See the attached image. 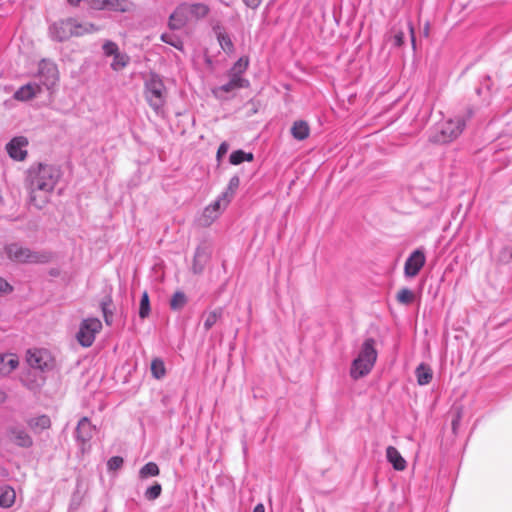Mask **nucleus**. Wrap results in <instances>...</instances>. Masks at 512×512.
<instances>
[{"instance_id": "42", "label": "nucleus", "mask_w": 512, "mask_h": 512, "mask_svg": "<svg viewBox=\"0 0 512 512\" xmlns=\"http://www.w3.org/2000/svg\"><path fill=\"white\" fill-rule=\"evenodd\" d=\"M404 32L397 31L392 37L393 45L395 47H401L404 44Z\"/></svg>"}, {"instance_id": "51", "label": "nucleus", "mask_w": 512, "mask_h": 512, "mask_svg": "<svg viewBox=\"0 0 512 512\" xmlns=\"http://www.w3.org/2000/svg\"><path fill=\"white\" fill-rule=\"evenodd\" d=\"M6 399V395L3 391L0 390V403L4 402Z\"/></svg>"}, {"instance_id": "30", "label": "nucleus", "mask_w": 512, "mask_h": 512, "mask_svg": "<svg viewBox=\"0 0 512 512\" xmlns=\"http://www.w3.org/2000/svg\"><path fill=\"white\" fill-rule=\"evenodd\" d=\"M161 40L164 43L169 44L178 50H183L182 40L177 35H175L173 33H169V32L163 33L161 35Z\"/></svg>"}, {"instance_id": "48", "label": "nucleus", "mask_w": 512, "mask_h": 512, "mask_svg": "<svg viewBox=\"0 0 512 512\" xmlns=\"http://www.w3.org/2000/svg\"><path fill=\"white\" fill-rule=\"evenodd\" d=\"M460 414L458 413L457 416L452 420V430L453 432L455 433L457 428H458V425L460 423Z\"/></svg>"}, {"instance_id": "16", "label": "nucleus", "mask_w": 512, "mask_h": 512, "mask_svg": "<svg viewBox=\"0 0 512 512\" xmlns=\"http://www.w3.org/2000/svg\"><path fill=\"white\" fill-rule=\"evenodd\" d=\"M9 439L16 446L30 448L33 445V439L25 428L21 426H12L8 431Z\"/></svg>"}, {"instance_id": "37", "label": "nucleus", "mask_w": 512, "mask_h": 512, "mask_svg": "<svg viewBox=\"0 0 512 512\" xmlns=\"http://www.w3.org/2000/svg\"><path fill=\"white\" fill-rule=\"evenodd\" d=\"M239 185H240L239 177L236 176V175L231 177V179L229 180V183H228V186H227L226 190L223 192V193H227V197L229 199V203L231 202L232 197L235 194L236 190L238 189Z\"/></svg>"}, {"instance_id": "25", "label": "nucleus", "mask_w": 512, "mask_h": 512, "mask_svg": "<svg viewBox=\"0 0 512 512\" xmlns=\"http://www.w3.org/2000/svg\"><path fill=\"white\" fill-rule=\"evenodd\" d=\"M16 493L15 490L9 486L4 485L0 487V506L2 508H10L15 503Z\"/></svg>"}, {"instance_id": "46", "label": "nucleus", "mask_w": 512, "mask_h": 512, "mask_svg": "<svg viewBox=\"0 0 512 512\" xmlns=\"http://www.w3.org/2000/svg\"><path fill=\"white\" fill-rule=\"evenodd\" d=\"M408 30L410 32L412 47L415 50V48H416L415 31H414V27L411 22H408Z\"/></svg>"}, {"instance_id": "34", "label": "nucleus", "mask_w": 512, "mask_h": 512, "mask_svg": "<svg viewBox=\"0 0 512 512\" xmlns=\"http://www.w3.org/2000/svg\"><path fill=\"white\" fill-rule=\"evenodd\" d=\"M162 492V486L160 483L155 482L152 486L148 487L144 493V496L147 500L153 501L156 500Z\"/></svg>"}, {"instance_id": "3", "label": "nucleus", "mask_w": 512, "mask_h": 512, "mask_svg": "<svg viewBox=\"0 0 512 512\" xmlns=\"http://www.w3.org/2000/svg\"><path fill=\"white\" fill-rule=\"evenodd\" d=\"M209 11L208 5L203 3H182L170 15L168 26L172 30L182 29L189 21L206 17Z\"/></svg>"}, {"instance_id": "1", "label": "nucleus", "mask_w": 512, "mask_h": 512, "mask_svg": "<svg viewBox=\"0 0 512 512\" xmlns=\"http://www.w3.org/2000/svg\"><path fill=\"white\" fill-rule=\"evenodd\" d=\"M60 177L61 172L54 165L38 163L30 166L25 179L30 205L42 209L49 202Z\"/></svg>"}, {"instance_id": "17", "label": "nucleus", "mask_w": 512, "mask_h": 512, "mask_svg": "<svg viewBox=\"0 0 512 512\" xmlns=\"http://www.w3.org/2000/svg\"><path fill=\"white\" fill-rule=\"evenodd\" d=\"M134 4L130 0H99L98 9L114 12H129L133 9Z\"/></svg>"}, {"instance_id": "14", "label": "nucleus", "mask_w": 512, "mask_h": 512, "mask_svg": "<svg viewBox=\"0 0 512 512\" xmlns=\"http://www.w3.org/2000/svg\"><path fill=\"white\" fill-rule=\"evenodd\" d=\"M228 75L229 81L219 87H216L213 90V94L215 95V97L224 98V94L230 93L237 89L249 87L250 83L249 80H247L246 78L231 73H228Z\"/></svg>"}, {"instance_id": "4", "label": "nucleus", "mask_w": 512, "mask_h": 512, "mask_svg": "<svg viewBox=\"0 0 512 512\" xmlns=\"http://www.w3.org/2000/svg\"><path fill=\"white\" fill-rule=\"evenodd\" d=\"M144 97L151 109L157 114L162 115L166 104L167 90L162 78L151 73L144 84Z\"/></svg>"}, {"instance_id": "22", "label": "nucleus", "mask_w": 512, "mask_h": 512, "mask_svg": "<svg viewBox=\"0 0 512 512\" xmlns=\"http://www.w3.org/2000/svg\"><path fill=\"white\" fill-rule=\"evenodd\" d=\"M26 423L35 434H39L42 431L49 429L51 426L50 417L47 415L31 417L26 421Z\"/></svg>"}, {"instance_id": "13", "label": "nucleus", "mask_w": 512, "mask_h": 512, "mask_svg": "<svg viewBox=\"0 0 512 512\" xmlns=\"http://www.w3.org/2000/svg\"><path fill=\"white\" fill-rule=\"evenodd\" d=\"M426 262V256L422 249L414 250L404 264V275L413 278L421 271Z\"/></svg>"}, {"instance_id": "53", "label": "nucleus", "mask_w": 512, "mask_h": 512, "mask_svg": "<svg viewBox=\"0 0 512 512\" xmlns=\"http://www.w3.org/2000/svg\"><path fill=\"white\" fill-rule=\"evenodd\" d=\"M193 269H194V272H195V273H197V272H198V270H197V269H199V266L194 265V266H193Z\"/></svg>"}, {"instance_id": "18", "label": "nucleus", "mask_w": 512, "mask_h": 512, "mask_svg": "<svg viewBox=\"0 0 512 512\" xmlns=\"http://www.w3.org/2000/svg\"><path fill=\"white\" fill-rule=\"evenodd\" d=\"M213 31L222 50L227 54L233 53L235 49L234 44L225 28L222 25L217 24L213 27Z\"/></svg>"}, {"instance_id": "23", "label": "nucleus", "mask_w": 512, "mask_h": 512, "mask_svg": "<svg viewBox=\"0 0 512 512\" xmlns=\"http://www.w3.org/2000/svg\"><path fill=\"white\" fill-rule=\"evenodd\" d=\"M415 376L417 383L420 386L428 385L433 378V371L431 367L426 363H421L415 370Z\"/></svg>"}, {"instance_id": "12", "label": "nucleus", "mask_w": 512, "mask_h": 512, "mask_svg": "<svg viewBox=\"0 0 512 512\" xmlns=\"http://www.w3.org/2000/svg\"><path fill=\"white\" fill-rule=\"evenodd\" d=\"M95 427L87 417H82L75 429V440L81 452L84 454L90 448V440L93 437Z\"/></svg>"}, {"instance_id": "15", "label": "nucleus", "mask_w": 512, "mask_h": 512, "mask_svg": "<svg viewBox=\"0 0 512 512\" xmlns=\"http://www.w3.org/2000/svg\"><path fill=\"white\" fill-rule=\"evenodd\" d=\"M28 140L24 136H17L12 138L6 144V151L8 155L15 161H23L27 157Z\"/></svg>"}, {"instance_id": "27", "label": "nucleus", "mask_w": 512, "mask_h": 512, "mask_svg": "<svg viewBox=\"0 0 512 512\" xmlns=\"http://www.w3.org/2000/svg\"><path fill=\"white\" fill-rule=\"evenodd\" d=\"M187 303V297L182 291L173 294L170 300V308L174 311L181 310Z\"/></svg>"}, {"instance_id": "10", "label": "nucleus", "mask_w": 512, "mask_h": 512, "mask_svg": "<svg viewBox=\"0 0 512 512\" xmlns=\"http://www.w3.org/2000/svg\"><path fill=\"white\" fill-rule=\"evenodd\" d=\"M36 76L40 81V86L47 90L53 89L59 81V70L56 63L49 59L40 60Z\"/></svg>"}, {"instance_id": "52", "label": "nucleus", "mask_w": 512, "mask_h": 512, "mask_svg": "<svg viewBox=\"0 0 512 512\" xmlns=\"http://www.w3.org/2000/svg\"><path fill=\"white\" fill-rule=\"evenodd\" d=\"M193 269H194V272H195V273H197V272H198V270H197V269H199V266L194 265V266H193Z\"/></svg>"}, {"instance_id": "7", "label": "nucleus", "mask_w": 512, "mask_h": 512, "mask_svg": "<svg viewBox=\"0 0 512 512\" xmlns=\"http://www.w3.org/2000/svg\"><path fill=\"white\" fill-rule=\"evenodd\" d=\"M5 253L9 260L16 263H47L51 259L50 252L34 251L19 243H11L6 245Z\"/></svg>"}, {"instance_id": "44", "label": "nucleus", "mask_w": 512, "mask_h": 512, "mask_svg": "<svg viewBox=\"0 0 512 512\" xmlns=\"http://www.w3.org/2000/svg\"><path fill=\"white\" fill-rule=\"evenodd\" d=\"M229 149V145L227 142H222L217 150V159L220 160L222 157H224Z\"/></svg>"}, {"instance_id": "20", "label": "nucleus", "mask_w": 512, "mask_h": 512, "mask_svg": "<svg viewBox=\"0 0 512 512\" xmlns=\"http://www.w3.org/2000/svg\"><path fill=\"white\" fill-rule=\"evenodd\" d=\"M19 359L13 353H0V375L6 376L17 368Z\"/></svg>"}, {"instance_id": "33", "label": "nucleus", "mask_w": 512, "mask_h": 512, "mask_svg": "<svg viewBox=\"0 0 512 512\" xmlns=\"http://www.w3.org/2000/svg\"><path fill=\"white\" fill-rule=\"evenodd\" d=\"M150 314V302H149V296L148 293L145 291L143 292L140 300V307H139V316L142 319H145Z\"/></svg>"}, {"instance_id": "24", "label": "nucleus", "mask_w": 512, "mask_h": 512, "mask_svg": "<svg viewBox=\"0 0 512 512\" xmlns=\"http://www.w3.org/2000/svg\"><path fill=\"white\" fill-rule=\"evenodd\" d=\"M291 134L296 140H305L310 135V127L306 121H295L291 127Z\"/></svg>"}, {"instance_id": "5", "label": "nucleus", "mask_w": 512, "mask_h": 512, "mask_svg": "<svg viewBox=\"0 0 512 512\" xmlns=\"http://www.w3.org/2000/svg\"><path fill=\"white\" fill-rule=\"evenodd\" d=\"M98 29L93 24L82 25L72 18L59 20L49 27V35L52 40L63 42L72 36H81L85 33H91Z\"/></svg>"}, {"instance_id": "47", "label": "nucleus", "mask_w": 512, "mask_h": 512, "mask_svg": "<svg viewBox=\"0 0 512 512\" xmlns=\"http://www.w3.org/2000/svg\"><path fill=\"white\" fill-rule=\"evenodd\" d=\"M22 381L25 383V385H27L30 389H35L36 387H39L42 382L44 381V379L42 377H40L39 381H35L33 383H27L25 379H22Z\"/></svg>"}, {"instance_id": "45", "label": "nucleus", "mask_w": 512, "mask_h": 512, "mask_svg": "<svg viewBox=\"0 0 512 512\" xmlns=\"http://www.w3.org/2000/svg\"><path fill=\"white\" fill-rule=\"evenodd\" d=\"M242 1L248 8H251V9H257L262 3V0H242Z\"/></svg>"}, {"instance_id": "31", "label": "nucleus", "mask_w": 512, "mask_h": 512, "mask_svg": "<svg viewBox=\"0 0 512 512\" xmlns=\"http://www.w3.org/2000/svg\"><path fill=\"white\" fill-rule=\"evenodd\" d=\"M129 63V57L126 54L118 52L113 56V62L111 63V68L114 71H119L126 67Z\"/></svg>"}, {"instance_id": "21", "label": "nucleus", "mask_w": 512, "mask_h": 512, "mask_svg": "<svg viewBox=\"0 0 512 512\" xmlns=\"http://www.w3.org/2000/svg\"><path fill=\"white\" fill-rule=\"evenodd\" d=\"M387 461L393 466L396 471H403L407 467L406 460L402 457L400 452L393 446H388L386 449Z\"/></svg>"}, {"instance_id": "2", "label": "nucleus", "mask_w": 512, "mask_h": 512, "mask_svg": "<svg viewBox=\"0 0 512 512\" xmlns=\"http://www.w3.org/2000/svg\"><path fill=\"white\" fill-rule=\"evenodd\" d=\"M377 357L378 352L375 348V340L373 338L365 339L356 358L351 363V378L358 380L368 375L372 371Z\"/></svg>"}, {"instance_id": "50", "label": "nucleus", "mask_w": 512, "mask_h": 512, "mask_svg": "<svg viewBox=\"0 0 512 512\" xmlns=\"http://www.w3.org/2000/svg\"><path fill=\"white\" fill-rule=\"evenodd\" d=\"M68 3L72 6H78L81 0H67Z\"/></svg>"}, {"instance_id": "36", "label": "nucleus", "mask_w": 512, "mask_h": 512, "mask_svg": "<svg viewBox=\"0 0 512 512\" xmlns=\"http://www.w3.org/2000/svg\"><path fill=\"white\" fill-rule=\"evenodd\" d=\"M397 300L401 304L409 305L414 300V293L408 288H403L397 293Z\"/></svg>"}, {"instance_id": "41", "label": "nucleus", "mask_w": 512, "mask_h": 512, "mask_svg": "<svg viewBox=\"0 0 512 512\" xmlns=\"http://www.w3.org/2000/svg\"><path fill=\"white\" fill-rule=\"evenodd\" d=\"M499 260L503 263H509L512 260V246H505L501 249Z\"/></svg>"}, {"instance_id": "19", "label": "nucleus", "mask_w": 512, "mask_h": 512, "mask_svg": "<svg viewBox=\"0 0 512 512\" xmlns=\"http://www.w3.org/2000/svg\"><path fill=\"white\" fill-rule=\"evenodd\" d=\"M42 88L38 83H28L21 86L15 93L14 98L19 101H27L41 92Z\"/></svg>"}, {"instance_id": "6", "label": "nucleus", "mask_w": 512, "mask_h": 512, "mask_svg": "<svg viewBox=\"0 0 512 512\" xmlns=\"http://www.w3.org/2000/svg\"><path fill=\"white\" fill-rule=\"evenodd\" d=\"M465 125V120L461 117L441 121L431 130L430 140L439 144L452 142L463 132Z\"/></svg>"}, {"instance_id": "35", "label": "nucleus", "mask_w": 512, "mask_h": 512, "mask_svg": "<svg viewBox=\"0 0 512 512\" xmlns=\"http://www.w3.org/2000/svg\"><path fill=\"white\" fill-rule=\"evenodd\" d=\"M249 65V61L247 58L241 57L238 59V61L233 65V67L230 69L229 73L234 75H242L244 73Z\"/></svg>"}, {"instance_id": "11", "label": "nucleus", "mask_w": 512, "mask_h": 512, "mask_svg": "<svg viewBox=\"0 0 512 512\" xmlns=\"http://www.w3.org/2000/svg\"><path fill=\"white\" fill-rule=\"evenodd\" d=\"M27 362L33 371L46 372L54 367V359L46 349H30L27 352Z\"/></svg>"}, {"instance_id": "40", "label": "nucleus", "mask_w": 512, "mask_h": 512, "mask_svg": "<svg viewBox=\"0 0 512 512\" xmlns=\"http://www.w3.org/2000/svg\"><path fill=\"white\" fill-rule=\"evenodd\" d=\"M102 48H103L104 54L107 56H111V55L114 56L115 54H117L119 52L117 44L112 41H106L103 44Z\"/></svg>"}, {"instance_id": "9", "label": "nucleus", "mask_w": 512, "mask_h": 512, "mask_svg": "<svg viewBox=\"0 0 512 512\" xmlns=\"http://www.w3.org/2000/svg\"><path fill=\"white\" fill-rule=\"evenodd\" d=\"M102 329V323L98 318L84 319L79 326L76 334L78 343L83 347H90L94 341L96 334Z\"/></svg>"}, {"instance_id": "32", "label": "nucleus", "mask_w": 512, "mask_h": 512, "mask_svg": "<svg viewBox=\"0 0 512 512\" xmlns=\"http://www.w3.org/2000/svg\"><path fill=\"white\" fill-rule=\"evenodd\" d=\"M151 372L156 379H161L166 373L164 362L161 359H154L151 363Z\"/></svg>"}, {"instance_id": "39", "label": "nucleus", "mask_w": 512, "mask_h": 512, "mask_svg": "<svg viewBox=\"0 0 512 512\" xmlns=\"http://www.w3.org/2000/svg\"><path fill=\"white\" fill-rule=\"evenodd\" d=\"M124 460L120 456H113L107 462V468L109 471H116L122 467Z\"/></svg>"}, {"instance_id": "8", "label": "nucleus", "mask_w": 512, "mask_h": 512, "mask_svg": "<svg viewBox=\"0 0 512 512\" xmlns=\"http://www.w3.org/2000/svg\"><path fill=\"white\" fill-rule=\"evenodd\" d=\"M229 199L227 193H221L217 199L206 206L201 215L197 218V224L200 227H209L215 220L219 218L222 211L228 206Z\"/></svg>"}, {"instance_id": "38", "label": "nucleus", "mask_w": 512, "mask_h": 512, "mask_svg": "<svg viewBox=\"0 0 512 512\" xmlns=\"http://www.w3.org/2000/svg\"><path fill=\"white\" fill-rule=\"evenodd\" d=\"M112 304V300L110 297H106L100 303L101 310L103 312L104 319L107 324H110V319L112 318V311L110 310V306Z\"/></svg>"}, {"instance_id": "28", "label": "nucleus", "mask_w": 512, "mask_h": 512, "mask_svg": "<svg viewBox=\"0 0 512 512\" xmlns=\"http://www.w3.org/2000/svg\"><path fill=\"white\" fill-rule=\"evenodd\" d=\"M253 160V154L252 153H246L243 150H236L231 153L229 161L233 165H239L244 161H252Z\"/></svg>"}, {"instance_id": "29", "label": "nucleus", "mask_w": 512, "mask_h": 512, "mask_svg": "<svg viewBox=\"0 0 512 512\" xmlns=\"http://www.w3.org/2000/svg\"><path fill=\"white\" fill-rule=\"evenodd\" d=\"M221 315H222L221 309H217V310H214V311H211V312L205 314V319H204V323H203L205 331L210 330L216 324V322L221 317Z\"/></svg>"}, {"instance_id": "43", "label": "nucleus", "mask_w": 512, "mask_h": 512, "mask_svg": "<svg viewBox=\"0 0 512 512\" xmlns=\"http://www.w3.org/2000/svg\"><path fill=\"white\" fill-rule=\"evenodd\" d=\"M13 287L2 277H0V295L12 292Z\"/></svg>"}, {"instance_id": "26", "label": "nucleus", "mask_w": 512, "mask_h": 512, "mask_svg": "<svg viewBox=\"0 0 512 512\" xmlns=\"http://www.w3.org/2000/svg\"><path fill=\"white\" fill-rule=\"evenodd\" d=\"M159 473L160 469L158 465L155 462H148L139 470V477L141 479H146L149 477L158 476Z\"/></svg>"}, {"instance_id": "49", "label": "nucleus", "mask_w": 512, "mask_h": 512, "mask_svg": "<svg viewBox=\"0 0 512 512\" xmlns=\"http://www.w3.org/2000/svg\"><path fill=\"white\" fill-rule=\"evenodd\" d=\"M253 512H265V508L263 504H257L253 510Z\"/></svg>"}]
</instances>
